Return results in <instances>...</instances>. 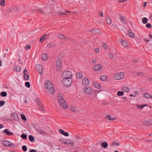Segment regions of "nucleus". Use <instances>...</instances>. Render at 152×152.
<instances>
[{
  "instance_id": "obj_15",
  "label": "nucleus",
  "mask_w": 152,
  "mask_h": 152,
  "mask_svg": "<svg viewBox=\"0 0 152 152\" xmlns=\"http://www.w3.org/2000/svg\"><path fill=\"white\" fill-rule=\"evenodd\" d=\"M49 34H44L40 38L39 40V42H43L44 40H46L47 38L49 37Z\"/></svg>"
},
{
  "instance_id": "obj_25",
  "label": "nucleus",
  "mask_w": 152,
  "mask_h": 152,
  "mask_svg": "<svg viewBox=\"0 0 152 152\" xmlns=\"http://www.w3.org/2000/svg\"><path fill=\"white\" fill-rule=\"evenodd\" d=\"M106 22L109 25H110L112 22L111 18L108 16H106Z\"/></svg>"
},
{
  "instance_id": "obj_56",
  "label": "nucleus",
  "mask_w": 152,
  "mask_h": 152,
  "mask_svg": "<svg viewBox=\"0 0 152 152\" xmlns=\"http://www.w3.org/2000/svg\"><path fill=\"white\" fill-rule=\"evenodd\" d=\"M146 27L148 28H151V25L150 23H147L146 25Z\"/></svg>"
},
{
  "instance_id": "obj_6",
  "label": "nucleus",
  "mask_w": 152,
  "mask_h": 152,
  "mask_svg": "<svg viewBox=\"0 0 152 152\" xmlns=\"http://www.w3.org/2000/svg\"><path fill=\"white\" fill-rule=\"evenodd\" d=\"M61 60L60 58H58L56 61V67L57 69L58 70L61 69L62 66V64L61 63Z\"/></svg>"
},
{
  "instance_id": "obj_45",
  "label": "nucleus",
  "mask_w": 152,
  "mask_h": 152,
  "mask_svg": "<svg viewBox=\"0 0 152 152\" xmlns=\"http://www.w3.org/2000/svg\"><path fill=\"white\" fill-rule=\"evenodd\" d=\"M21 137L24 139H26L27 138V136L26 134H23L21 135Z\"/></svg>"
},
{
  "instance_id": "obj_61",
  "label": "nucleus",
  "mask_w": 152,
  "mask_h": 152,
  "mask_svg": "<svg viewBox=\"0 0 152 152\" xmlns=\"http://www.w3.org/2000/svg\"><path fill=\"white\" fill-rule=\"evenodd\" d=\"M96 59H94L93 60L92 62L94 64H95L96 62Z\"/></svg>"
},
{
  "instance_id": "obj_48",
  "label": "nucleus",
  "mask_w": 152,
  "mask_h": 152,
  "mask_svg": "<svg viewBox=\"0 0 152 152\" xmlns=\"http://www.w3.org/2000/svg\"><path fill=\"white\" fill-rule=\"evenodd\" d=\"M71 110L73 112H75L76 111L77 109L76 107H74V106H72L71 107Z\"/></svg>"
},
{
  "instance_id": "obj_27",
  "label": "nucleus",
  "mask_w": 152,
  "mask_h": 152,
  "mask_svg": "<svg viewBox=\"0 0 152 152\" xmlns=\"http://www.w3.org/2000/svg\"><path fill=\"white\" fill-rule=\"evenodd\" d=\"M70 145L71 146H74V143L73 142H71L70 140H67V145Z\"/></svg>"
},
{
  "instance_id": "obj_40",
  "label": "nucleus",
  "mask_w": 152,
  "mask_h": 152,
  "mask_svg": "<svg viewBox=\"0 0 152 152\" xmlns=\"http://www.w3.org/2000/svg\"><path fill=\"white\" fill-rule=\"evenodd\" d=\"M143 96H144L146 98H150V95L148 93H143Z\"/></svg>"
},
{
  "instance_id": "obj_3",
  "label": "nucleus",
  "mask_w": 152,
  "mask_h": 152,
  "mask_svg": "<svg viewBox=\"0 0 152 152\" xmlns=\"http://www.w3.org/2000/svg\"><path fill=\"white\" fill-rule=\"evenodd\" d=\"M72 72L69 71L65 70L62 73V76L63 79L70 78L72 77Z\"/></svg>"
},
{
  "instance_id": "obj_12",
  "label": "nucleus",
  "mask_w": 152,
  "mask_h": 152,
  "mask_svg": "<svg viewBox=\"0 0 152 152\" xmlns=\"http://www.w3.org/2000/svg\"><path fill=\"white\" fill-rule=\"evenodd\" d=\"M24 76V77L26 80H28L29 79V75L27 70L24 69L23 72Z\"/></svg>"
},
{
  "instance_id": "obj_22",
  "label": "nucleus",
  "mask_w": 152,
  "mask_h": 152,
  "mask_svg": "<svg viewBox=\"0 0 152 152\" xmlns=\"http://www.w3.org/2000/svg\"><path fill=\"white\" fill-rule=\"evenodd\" d=\"M21 68L20 66H15L14 67L13 69L16 72H19L21 70Z\"/></svg>"
},
{
  "instance_id": "obj_33",
  "label": "nucleus",
  "mask_w": 152,
  "mask_h": 152,
  "mask_svg": "<svg viewBox=\"0 0 152 152\" xmlns=\"http://www.w3.org/2000/svg\"><path fill=\"white\" fill-rule=\"evenodd\" d=\"M147 106V104H143L142 105H137V108H139L140 109H142L145 106Z\"/></svg>"
},
{
  "instance_id": "obj_24",
  "label": "nucleus",
  "mask_w": 152,
  "mask_h": 152,
  "mask_svg": "<svg viewBox=\"0 0 152 152\" xmlns=\"http://www.w3.org/2000/svg\"><path fill=\"white\" fill-rule=\"evenodd\" d=\"M58 38L61 39H63L65 40H67V39L66 38L65 36L61 34H60L58 35Z\"/></svg>"
},
{
  "instance_id": "obj_36",
  "label": "nucleus",
  "mask_w": 152,
  "mask_h": 152,
  "mask_svg": "<svg viewBox=\"0 0 152 152\" xmlns=\"http://www.w3.org/2000/svg\"><path fill=\"white\" fill-rule=\"evenodd\" d=\"M77 76L79 79H81L83 77V75L82 73L78 72L77 73Z\"/></svg>"
},
{
  "instance_id": "obj_37",
  "label": "nucleus",
  "mask_w": 152,
  "mask_h": 152,
  "mask_svg": "<svg viewBox=\"0 0 152 152\" xmlns=\"http://www.w3.org/2000/svg\"><path fill=\"white\" fill-rule=\"evenodd\" d=\"M42 59L45 61H46L47 59V55L45 54H44L42 55Z\"/></svg>"
},
{
  "instance_id": "obj_17",
  "label": "nucleus",
  "mask_w": 152,
  "mask_h": 152,
  "mask_svg": "<svg viewBox=\"0 0 152 152\" xmlns=\"http://www.w3.org/2000/svg\"><path fill=\"white\" fill-rule=\"evenodd\" d=\"M1 142L5 147H8L10 146V141L7 140H2Z\"/></svg>"
},
{
  "instance_id": "obj_21",
  "label": "nucleus",
  "mask_w": 152,
  "mask_h": 152,
  "mask_svg": "<svg viewBox=\"0 0 152 152\" xmlns=\"http://www.w3.org/2000/svg\"><path fill=\"white\" fill-rule=\"evenodd\" d=\"M93 85L97 89H99L101 88L100 84L96 82H94L93 83Z\"/></svg>"
},
{
  "instance_id": "obj_43",
  "label": "nucleus",
  "mask_w": 152,
  "mask_h": 152,
  "mask_svg": "<svg viewBox=\"0 0 152 152\" xmlns=\"http://www.w3.org/2000/svg\"><path fill=\"white\" fill-rule=\"evenodd\" d=\"M5 5V1L4 0H2L0 2V5L1 6H4Z\"/></svg>"
},
{
  "instance_id": "obj_44",
  "label": "nucleus",
  "mask_w": 152,
  "mask_h": 152,
  "mask_svg": "<svg viewBox=\"0 0 152 152\" xmlns=\"http://www.w3.org/2000/svg\"><path fill=\"white\" fill-rule=\"evenodd\" d=\"M102 46L104 49H107L108 48V46L105 43H103L102 44Z\"/></svg>"
},
{
  "instance_id": "obj_59",
  "label": "nucleus",
  "mask_w": 152,
  "mask_h": 152,
  "mask_svg": "<svg viewBox=\"0 0 152 152\" xmlns=\"http://www.w3.org/2000/svg\"><path fill=\"white\" fill-rule=\"evenodd\" d=\"M99 15L100 16V17H103V12H100L99 13Z\"/></svg>"
},
{
  "instance_id": "obj_46",
  "label": "nucleus",
  "mask_w": 152,
  "mask_h": 152,
  "mask_svg": "<svg viewBox=\"0 0 152 152\" xmlns=\"http://www.w3.org/2000/svg\"><path fill=\"white\" fill-rule=\"evenodd\" d=\"M21 116L22 119V120H23L24 121H26V116L25 115L23 114H21Z\"/></svg>"
},
{
  "instance_id": "obj_7",
  "label": "nucleus",
  "mask_w": 152,
  "mask_h": 152,
  "mask_svg": "<svg viewBox=\"0 0 152 152\" xmlns=\"http://www.w3.org/2000/svg\"><path fill=\"white\" fill-rule=\"evenodd\" d=\"M36 67L37 70L39 72L40 75H42L43 72L42 71L43 66L40 64H38L36 65Z\"/></svg>"
},
{
  "instance_id": "obj_8",
  "label": "nucleus",
  "mask_w": 152,
  "mask_h": 152,
  "mask_svg": "<svg viewBox=\"0 0 152 152\" xmlns=\"http://www.w3.org/2000/svg\"><path fill=\"white\" fill-rule=\"evenodd\" d=\"M58 100L59 104L65 101L63 98L62 95L61 93H59L58 94Z\"/></svg>"
},
{
  "instance_id": "obj_16",
  "label": "nucleus",
  "mask_w": 152,
  "mask_h": 152,
  "mask_svg": "<svg viewBox=\"0 0 152 152\" xmlns=\"http://www.w3.org/2000/svg\"><path fill=\"white\" fill-rule=\"evenodd\" d=\"M59 105L61 108L64 109H66L68 107V106L66 103L65 101L61 103V104H60Z\"/></svg>"
},
{
  "instance_id": "obj_50",
  "label": "nucleus",
  "mask_w": 152,
  "mask_h": 152,
  "mask_svg": "<svg viewBox=\"0 0 152 152\" xmlns=\"http://www.w3.org/2000/svg\"><path fill=\"white\" fill-rule=\"evenodd\" d=\"M25 86L26 87H27L28 88L30 87V85L29 82H26L25 83Z\"/></svg>"
},
{
  "instance_id": "obj_4",
  "label": "nucleus",
  "mask_w": 152,
  "mask_h": 152,
  "mask_svg": "<svg viewBox=\"0 0 152 152\" xmlns=\"http://www.w3.org/2000/svg\"><path fill=\"white\" fill-rule=\"evenodd\" d=\"M124 74L122 72H119L115 74L114 76V78L117 80H119L123 79L124 77Z\"/></svg>"
},
{
  "instance_id": "obj_18",
  "label": "nucleus",
  "mask_w": 152,
  "mask_h": 152,
  "mask_svg": "<svg viewBox=\"0 0 152 152\" xmlns=\"http://www.w3.org/2000/svg\"><path fill=\"white\" fill-rule=\"evenodd\" d=\"M121 43L123 47L125 48H127L128 46V43L126 40H123L121 41Z\"/></svg>"
},
{
  "instance_id": "obj_23",
  "label": "nucleus",
  "mask_w": 152,
  "mask_h": 152,
  "mask_svg": "<svg viewBox=\"0 0 152 152\" xmlns=\"http://www.w3.org/2000/svg\"><path fill=\"white\" fill-rule=\"evenodd\" d=\"M38 107L39 109L42 111H45V109L44 107L43 104L41 103L40 104H39V105H38Z\"/></svg>"
},
{
  "instance_id": "obj_58",
  "label": "nucleus",
  "mask_w": 152,
  "mask_h": 152,
  "mask_svg": "<svg viewBox=\"0 0 152 152\" xmlns=\"http://www.w3.org/2000/svg\"><path fill=\"white\" fill-rule=\"evenodd\" d=\"M112 145H119V143L114 142L112 143Z\"/></svg>"
},
{
  "instance_id": "obj_63",
  "label": "nucleus",
  "mask_w": 152,
  "mask_h": 152,
  "mask_svg": "<svg viewBox=\"0 0 152 152\" xmlns=\"http://www.w3.org/2000/svg\"><path fill=\"white\" fill-rule=\"evenodd\" d=\"M75 138H77V139H80V136H78V135H75Z\"/></svg>"
},
{
  "instance_id": "obj_31",
  "label": "nucleus",
  "mask_w": 152,
  "mask_h": 152,
  "mask_svg": "<svg viewBox=\"0 0 152 152\" xmlns=\"http://www.w3.org/2000/svg\"><path fill=\"white\" fill-rule=\"evenodd\" d=\"M101 146L103 148H105L107 147L108 144L107 142H104L102 143Z\"/></svg>"
},
{
  "instance_id": "obj_54",
  "label": "nucleus",
  "mask_w": 152,
  "mask_h": 152,
  "mask_svg": "<svg viewBox=\"0 0 152 152\" xmlns=\"http://www.w3.org/2000/svg\"><path fill=\"white\" fill-rule=\"evenodd\" d=\"M137 74L141 76H143L144 75V74L143 73H140V72H137L136 73Z\"/></svg>"
},
{
  "instance_id": "obj_14",
  "label": "nucleus",
  "mask_w": 152,
  "mask_h": 152,
  "mask_svg": "<svg viewBox=\"0 0 152 152\" xmlns=\"http://www.w3.org/2000/svg\"><path fill=\"white\" fill-rule=\"evenodd\" d=\"M92 33L94 34H100L101 33L100 30L97 28H95L92 30L91 31Z\"/></svg>"
},
{
  "instance_id": "obj_10",
  "label": "nucleus",
  "mask_w": 152,
  "mask_h": 152,
  "mask_svg": "<svg viewBox=\"0 0 152 152\" xmlns=\"http://www.w3.org/2000/svg\"><path fill=\"white\" fill-rule=\"evenodd\" d=\"M143 123L146 126H150L152 124V120L150 119L145 120L143 121Z\"/></svg>"
},
{
  "instance_id": "obj_39",
  "label": "nucleus",
  "mask_w": 152,
  "mask_h": 152,
  "mask_svg": "<svg viewBox=\"0 0 152 152\" xmlns=\"http://www.w3.org/2000/svg\"><path fill=\"white\" fill-rule=\"evenodd\" d=\"M142 22L143 24L146 23L148 22V19L146 18H142Z\"/></svg>"
},
{
  "instance_id": "obj_30",
  "label": "nucleus",
  "mask_w": 152,
  "mask_h": 152,
  "mask_svg": "<svg viewBox=\"0 0 152 152\" xmlns=\"http://www.w3.org/2000/svg\"><path fill=\"white\" fill-rule=\"evenodd\" d=\"M128 34L129 36L130 37L132 38H134L135 37L134 34V33L133 32H132L129 31V32H128Z\"/></svg>"
},
{
  "instance_id": "obj_42",
  "label": "nucleus",
  "mask_w": 152,
  "mask_h": 152,
  "mask_svg": "<svg viewBox=\"0 0 152 152\" xmlns=\"http://www.w3.org/2000/svg\"><path fill=\"white\" fill-rule=\"evenodd\" d=\"M124 94V92L122 91H118L117 92V95L118 96H122Z\"/></svg>"
},
{
  "instance_id": "obj_32",
  "label": "nucleus",
  "mask_w": 152,
  "mask_h": 152,
  "mask_svg": "<svg viewBox=\"0 0 152 152\" xmlns=\"http://www.w3.org/2000/svg\"><path fill=\"white\" fill-rule=\"evenodd\" d=\"M107 118L109 121H113L117 119L116 118H111V116L110 115H108L107 116Z\"/></svg>"
},
{
  "instance_id": "obj_47",
  "label": "nucleus",
  "mask_w": 152,
  "mask_h": 152,
  "mask_svg": "<svg viewBox=\"0 0 152 152\" xmlns=\"http://www.w3.org/2000/svg\"><path fill=\"white\" fill-rule=\"evenodd\" d=\"M31 48V46L29 45H26L25 47V49L26 50H28L30 49Z\"/></svg>"
},
{
  "instance_id": "obj_49",
  "label": "nucleus",
  "mask_w": 152,
  "mask_h": 152,
  "mask_svg": "<svg viewBox=\"0 0 152 152\" xmlns=\"http://www.w3.org/2000/svg\"><path fill=\"white\" fill-rule=\"evenodd\" d=\"M22 150L24 151H27V147L25 145H23L22 147Z\"/></svg>"
},
{
  "instance_id": "obj_51",
  "label": "nucleus",
  "mask_w": 152,
  "mask_h": 152,
  "mask_svg": "<svg viewBox=\"0 0 152 152\" xmlns=\"http://www.w3.org/2000/svg\"><path fill=\"white\" fill-rule=\"evenodd\" d=\"M65 140L64 139H60L59 140L60 142L62 144H63L64 143V142L65 141Z\"/></svg>"
},
{
  "instance_id": "obj_5",
  "label": "nucleus",
  "mask_w": 152,
  "mask_h": 152,
  "mask_svg": "<svg viewBox=\"0 0 152 152\" xmlns=\"http://www.w3.org/2000/svg\"><path fill=\"white\" fill-rule=\"evenodd\" d=\"M83 89L85 94L88 95H91L92 92V88L89 86L85 87Z\"/></svg>"
},
{
  "instance_id": "obj_34",
  "label": "nucleus",
  "mask_w": 152,
  "mask_h": 152,
  "mask_svg": "<svg viewBox=\"0 0 152 152\" xmlns=\"http://www.w3.org/2000/svg\"><path fill=\"white\" fill-rule=\"evenodd\" d=\"M28 138L29 140L31 142H33L34 141V139L33 137L31 135H30L28 136Z\"/></svg>"
},
{
  "instance_id": "obj_19",
  "label": "nucleus",
  "mask_w": 152,
  "mask_h": 152,
  "mask_svg": "<svg viewBox=\"0 0 152 152\" xmlns=\"http://www.w3.org/2000/svg\"><path fill=\"white\" fill-rule=\"evenodd\" d=\"M59 132L61 134L66 137H67L69 136V134L68 132H64V131L62 129H59Z\"/></svg>"
},
{
  "instance_id": "obj_29",
  "label": "nucleus",
  "mask_w": 152,
  "mask_h": 152,
  "mask_svg": "<svg viewBox=\"0 0 152 152\" xmlns=\"http://www.w3.org/2000/svg\"><path fill=\"white\" fill-rule=\"evenodd\" d=\"M107 78V76L105 75H102L100 77L101 80L102 81H105Z\"/></svg>"
},
{
  "instance_id": "obj_1",
  "label": "nucleus",
  "mask_w": 152,
  "mask_h": 152,
  "mask_svg": "<svg viewBox=\"0 0 152 152\" xmlns=\"http://www.w3.org/2000/svg\"><path fill=\"white\" fill-rule=\"evenodd\" d=\"M45 87L51 94L54 93V90L52 83L49 81L46 80L45 83Z\"/></svg>"
},
{
  "instance_id": "obj_38",
  "label": "nucleus",
  "mask_w": 152,
  "mask_h": 152,
  "mask_svg": "<svg viewBox=\"0 0 152 152\" xmlns=\"http://www.w3.org/2000/svg\"><path fill=\"white\" fill-rule=\"evenodd\" d=\"M3 132H4L5 134L7 135L10 134V132L9 131V130L8 129H6L3 131Z\"/></svg>"
},
{
  "instance_id": "obj_64",
  "label": "nucleus",
  "mask_w": 152,
  "mask_h": 152,
  "mask_svg": "<svg viewBox=\"0 0 152 152\" xmlns=\"http://www.w3.org/2000/svg\"><path fill=\"white\" fill-rule=\"evenodd\" d=\"M30 152H36V151L34 149H32L30 151Z\"/></svg>"
},
{
  "instance_id": "obj_52",
  "label": "nucleus",
  "mask_w": 152,
  "mask_h": 152,
  "mask_svg": "<svg viewBox=\"0 0 152 152\" xmlns=\"http://www.w3.org/2000/svg\"><path fill=\"white\" fill-rule=\"evenodd\" d=\"M35 102L38 105H39V104H41L42 103L40 102L39 100V99H36L35 101Z\"/></svg>"
},
{
  "instance_id": "obj_28",
  "label": "nucleus",
  "mask_w": 152,
  "mask_h": 152,
  "mask_svg": "<svg viewBox=\"0 0 152 152\" xmlns=\"http://www.w3.org/2000/svg\"><path fill=\"white\" fill-rule=\"evenodd\" d=\"M122 90L126 92H128L129 91V88L127 87L124 86L122 87Z\"/></svg>"
},
{
  "instance_id": "obj_26",
  "label": "nucleus",
  "mask_w": 152,
  "mask_h": 152,
  "mask_svg": "<svg viewBox=\"0 0 152 152\" xmlns=\"http://www.w3.org/2000/svg\"><path fill=\"white\" fill-rule=\"evenodd\" d=\"M120 20H121V22L124 24H126V21L125 18L122 16H121L120 17Z\"/></svg>"
},
{
  "instance_id": "obj_57",
  "label": "nucleus",
  "mask_w": 152,
  "mask_h": 152,
  "mask_svg": "<svg viewBox=\"0 0 152 152\" xmlns=\"http://www.w3.org/2000/svg\"><path fill=\"white\" fill-rule=\"evenodd\" d=\"M134 95L133 97H135L138 94V91H135L134 92Z\"/></svg>"
},
{
  "instance_id": "obj_13",
  "label": "nucleus",
  "mask_w": 152,
  "mask_h": 152,
  "mask_svg": "<svg viewBox=\"0 0 152 152\" xmlns=\"http://www.w3.org/2000/svg\"><path fill=\"white\" fill-rule=\"evenodd\" d=\"M11 117L13 120L18 121L19 120V118L17 114L16 113H13L11 115Z\"/></svg>"
},
{
  "instance_id": "obj_35",
  "label": "nucleus",
  "mask_w": 152,
  "mask_h": 152,
  "mask_svg": "<svg viewBox=\"0 0 152 152\" xmlns=\"http://www.w3.org/2000/svg\"><path fill=\"white\" fill-rule=\"evenodd\" d=\"M55 46V44L53 43H51L48 44L47 47L49 48H51L54 47Z\"/></svg>"
},
{
  "instance_id": "obj_55",
  "label": "nucleus",
  "mask_w": 152,
  "mask_h": 152,
  "mask_svg": "<svg viewBox=\"0 0 152 152\" xmlns=\"http://www.w3.org/2000/svg\"><path fill=\"white\" fill-rule=\"evenodd\" d=\"M5 104L4 101H0V107L3 105Z\"/></svg>"
},
{
  "instance_id": "obj_11",
  "label": "nucleus",
  "mask_w": 152,
  "mask_h": 152,
  "mask_svg": "<svg viewBox=\"0 0 152 152\" xmlns=\"http://www.w3.org/2000/svg\"><path fill=\"white\" fill-rule=\"evenodd\" d=\"M102 66L100 64H97L93 67V69L95 71H98L102 69Z\"/></svg>"
},
{
  "instance_id": "obj_20",
  "label": "nucleus",
  "mask_w": 152,
  "mask_h": 152,
  "mask_svg": "<svg viewBox=\"0 0 152 152\" xmlns=\"http://www.w3.org/2000/svg\"><path fill=\"white\" fill-rule=\"evenodd\" d=\"M36 132L38 134H40L42 135H44L45 134V131L39 129H36Z\"/></svg>"
},
{
  "instance_id": "obj_60",
  "label": "nucleus",
  "mask_w": 152,
  "mask_h": 152,
  "mask_svg": "<svg viewBox=\"0 0 152 152\" xmlns=\"http://www.w3.org/2000/svg\"><path fill=\"white\" fill-rule=\"evenodd\" d=\"M95 51L96 53H98L99 51V49L97 48L95 49Z\"/></svg>"
},
{
  "instance_id": "obj_41",
  "label": "nucleus",
  "mask_w": 152,
  "mask_h": 152,
  "mask_svg": "<svg viewBox=\"0 0 152 152\" xmlns=\"http://www.w3.org/2000/svg\"><path fill=\"white\" fill-rule=\"evenodd\" d=\"M0 95L2 97H5L7 95V93L6 92H2L0 93Z\"/></svg>"
},
{
  "instance_id": "obj_9",
  "label": "nucleus",
  "mask_w": 152,
  "mask_h": 152,
  "mask_svg": "<svg viewBox=\"0 0 152 152\" xmlns=\"http://www.w3.org/2000/svg\"><path fill=\"white\" fill-rule=\"evenodd\" d=\"M89 82L88 78L86 77H85L82 80V83L84 86H87L89 84Z\"/></svg>"
},
{
  "instance_id": "obj_62",
  "label": "nucleus",
  "mask_w": 152,
  "mask_h": 152,
  "mask_svg": "<svg viewBox=\"0 0 152 152\" xmlns=\"http://www.w3.org/2000/svg\"><path fill=\"white\" fill-rule=\"evenodd\" d=\"M122 99L124 101H126V97H124L122 98Z\"/></svg>"
},
{
  "instance_id": "obj_53",
  "label": "nucleus",
  "mask_w": 152,
  "mask_h": 152,
  "mask_svg": "<svg viewBox=\"0 0 152 152\" xmlns=\"http://www.w3.org/2000/svg\"><path fill=\"white\" fill-rule=\"evenodd\" d=\"M109 56L111 59H113L114 57L113 54L111 53H109Z\"/></svg>"
},
{
  "instance_id": "obj_2",
  "label": "nucleus",
  "mask_w": 152,
  "mask_h": 152,
  "mask_svg": "<svg viewBox=\"0 0 152 152\" xmlns=\"http://www.w3.org/2000/svg\"><path fill=\"white\" fill-rule=\"evenodd\" d=\"M72 82V78L63 79L62 83L66 87H69L71 85Z\"/></svg>"
}]
</instances>
